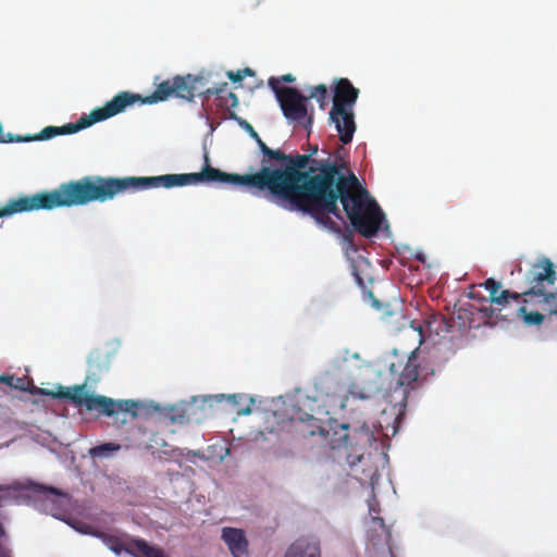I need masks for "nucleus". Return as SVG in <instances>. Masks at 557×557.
I'll list each match as a JSON object with an SVG mask.
<instances>
[{
	"label": "nucleus",
	"instance_id": "nucleus-1",
	"mask_svg": "<svg viewBox=\"0 0 557 557\" xmlns=\"http://www.w3.org/2000/svg\"><path fill=\"white\" fill-rule=\"evenodd\" d=\"M277 159L284 169H271L261 160V169L250 174H230L206 165L199 173L164 174L159 176L110 177L113 198L127 190L172 188L200 182L240 185L253 195H269L289 210L311 215L319 224L338 230L329 214L341 218V201L352 227L366 238L375 236L385 216L357 176L342 173L343 164L330 160L311 159V154H286Z\"/></svg>",
	"mask_w": 557,
	"mask_h": 557
},
{
	"label": "nucleus",
	"instance_id": "nucleus-2",
	"mask_svg": "<svg viewBox=\"0 0 557 557\" xmlns=\"http://www.w3.org/2000/svg\"><path fill=\"white\" fill-rule=\"evenodd\" d=\"M112 199L110 177L84 176L78 181L63 183L51 191L11 198L4 207L0 208V218L22 212L84 206L94 201L104 202Z\"/></svg>",
	"mask_w": 557,
	"mask_h": 557
},
{
	"label": "nucleus",
	"instance_id": "nucleus-3",
	"mask_svg": "<svg viewBox=\"0 0 557 557\" xmlns=\"http://www.w3.org/2000/svg\"><path fill=\"white\" fill-rule=\"evenodd\" d=\"M207 78L201 74L175 75L161 83H156L154 91L151 95L141 96V100H138V103L154 104L164 102L170 98L191 102L196 96L203 100H209L212 96H215L219 100V106L222 108L231 109L238 106V98L233 91L228 90L226 82L212 87H207Z\"/></svg>",
	"mask_w": 557,
	"mask_h": 557
},
{
	"label": "nucleus",
	"instance_id": "nucleus-4",
	"mask_svg": "<svg viewBox=\"0 0 557 557\" xmlns=\"http://www.w3.org/2000/svg\"><path fill=\"white\" fill-rule=\"evenodd\" d=\"M141 100V95L131 91H120L103 107L95 108L89 115H83L75 123H67L63 126H47L41 132L34 136L21 137L16 136V141H33V140H48L59 135H70L77 133L84 128L91 126L95 123L104 121L116 114L122 113L126 108L138 103Z\"/></svg>",
	"mask_w": 557,
	"mask_h": 557
},
{
	"label": "nucleus",
	"instance_id": "nucleus-5",
	"mask_svg": "<svg viewBox=\"0 0 557 557\" xmlns=\"http://www.w3.org/2000/svg\"><path fill=\"white\" fill-rule=\"evenodd\" d=\"M45 394H51L58 399H70L76 406H83L88 411L98 410L101 413L112 417L119 412L129 413L133 418H136V409L139 407V403L133 399L113 400L109 397L101 395L89 394L86 391V385H76L72 389L60 387L58 393L42 392Z\"/></svg>",
	"mask_w": 557,
	"mask_h": 557
},
{
	"label": "nucleus",
	"instance_id": "nucleus-6",
	"mask_svg": "<svg viewBox=\"0 0 557 557\" xmlns=\"http://www.w3.org/2000/svg\"><path fill=\"white\" fill-rule=\"evenodd\" d=\"M389 370L397 374L392 398L405 408L410 392L418 389L428 375L425 367L419 362L418 348L410 351L405 363L391 362Z\"/></svg>",
	"mask_w": 557,
	"mask_h": 557
},
{
	"label": "nucleus",
	"instance_id": "nucleus-7",
	"mask_svg": "<svg viewBox=\"0 0 557 557\" xmlns=\"http://www.w3.org/2000/svg\"><path fill=\"white\" fill-rule=\"evenodd\" d=\"M332 425L333 434L330 441V445L333 449H347L351 453L348 454L347 458H356L357 461L361 460L362 451L368 447H371L375 442L374 432L366 424L362 423L359 428H351L350 424L341 423Z\"/></svg>",
	"mask_w": 557,
	"mask_h": 557
},
{
	"label": "nucleus",
	"instance_id": "nucleus-8",
	"mask_svg": "<svg viewBox=\"0 0 557 557\" xmlns=\"http://www.w3.org/2000/svg\"><path fill=\"white\" fill-rule=\"evenodd\" d=\"M530 288L523 295L543 296L546 305L545 310L557 319V293H548L546 287L552 286L556 281L554 264L548 258H542L534 263L528 276Z\"/></svg>",
	"mask_w": 557,
	"mask_h": 557
},
{
	"label": "nucleus",
	"instance_id": "nucleus-9",
	"mask_svg": "<svg viewBox=\"0 0 557 557\" xmlns=\"http://www.w3.org/2000/svg\"><path fill=\"white\" fill-rule=\"evenodd\" d=\"M269 87L275 94L284 116L292 122L311 124V116H308L307 101L309 98L301 95L299 90L293 87L280 86V79L272 76L268 81Z\"/></svg>",
	"mask_w": 557,
	"mask_h": 557
},
{
	"label": "nucleus",
	"instance_id": "nucleus-10",
	"mask_svg": "<svg viewBox=\"0 0 557 557\" xmlns=\"http://www.w3.org/2000/svg\"><path fill=\"white\" fill-rule=\"evenodd\" d=\"M23 491H29L38 499L45 503H50L51 511L60 510L62 508L61 498L67 497L66 493L53 486L40 484L34 481H27L25 483L13 481L7 485H0V508L3 506L4 502L15 498L13 493Z\"/></svg>",
	"mask_w": 557,
	"mask_h": 557
},
{
	"label": "nucleus",
	"instance_id": "nucleus-11",
	"mask_svg": "<svg viewBox=\"0 0 557 557\" xmlns=\"http://www.w3.org/2000/svg\"><path fill=\"white\" fill-rule=\"evenodd\" d=\"M96 536L99 537L115 555H120L122 552H125L133 557H166L160 547L149 545L143 539L129 537L126 541H123L122 537L117 535L104 532H97Z\"/></svg>",
	"mask_w": 557,
	"mask_h": 557
},
{
	"label": "nucleus",
	"instance_id": "nucleus-12",
	"mask_svg": "<svg viewBox=\"0 0 557 557\" xmlns=\"http://www.w3.org/2000/svg\"><path fill=\"white\" fill-rule=\"evenodd\" d=\"M330 120L335 124L339 140L344 145L349 144L356 132L354 109L341 108V110L336 111L335 108H332Z\"/></svg>",
	"mask_w": 557,
	"mask_h": 557
},
{
	"label": "nucleus",
	"instance_id": "nucleus-13",
	"mask_svg": "<svg viewBox=\"0 0 557 557\" xmlns=\"http://www.w3.org/2000/svg\"><path fill=\"white\" fill-rule=\"evenodd\" d=\"M359 89L348 78H338L335 82L333 106L336 111L341 108H351L358 99Z\"/></svg>",
	"mask_w": 557,
	"mask_h": 557
},
{
	"label": "nucleus",
	"instance_id": "nucleus-14",
	"mask_svg": "<svg viewBox=\"0 0 557 557\" xmlns=\"http://www.w3.org/2000/svg\"><path fill=\"white\" fill-rule=\"evenodd\" d=\"M284 557H322L320 541L301 536L288 546Z\"/></svg>",
	"mask_w": 557,
	"mask_h": 557
},
{
	"label": "nucleus",
	"instance_id": "nucleus-15",
	"mask_svg": "<svg viewBox=\"0 0 557 557\" xmlns=\"http://www.w3.org/2000/svg\"><path fill=\"white\" fill-rule=\"evenodd\" d=\"M222 540L227 545L233 557H245L248 554V540L242 529L225 527L222 529Z\"/></svg>",
	"mask_w": 557,
	"mask_h": 557
},
{
	"label": "nucleus",
	"instance_id": "nucleus-16",
	"mask_svg": "<svg viewBox=\"0 0 557 557\" xmlns=\"http://www.w3.org/2000/svg\"><path fill=\"white\" fill-rule=\"evenodd\" d=\"M0 383H5L8 386L15 388V389L29 392L32 395H45V393H41L38 391L49 392V393H58L59 388L61 387V386H59L57 392H54L52 389L37 387L26 376L15 377L14 375H0ZM46 396H51L52 398H54L51 394H46Z\"/></svg>",
	"mask_w": 557,
	"mask_h": 557
},
{
	"label": "nucleus",
	"instance_id": "nucleus-17",
	"mask_svg": "<svg viewBox=\"0 0 557 557\" xmlns=\"http://www.w3.org/2000/svg\"><path fill=\"white\" fill-rule=\"evenodd\" d=\"M480 286H483L490 294L488 299H486L485 297L480 298L485 304L492 302L499 306L508 304L509 296L511 295L510 292L502 290L500 294H498L500 289V283L496 282L494 278H487Z\"/></svg>",
	"mask_w": 557,
	"mask_h": 557
},
{
	"label": "nucleus",
	"instance_id": "nucleus-18",
	"mask_svg": "<svg viewBox=\"0 0 557 557\" xmlns=\"http://www.w3.org/2000/svg\"><path fill=\"white\" fill-rule=\"evenodd\" d=\"M226 400L237 414H249L251 412V406L255 404L252 398L239 394L228 395Z\"/></svg>",
	"mask_w": 557,
	"mask_h": 557
},
{
	"label": "nucleus",
	"instance_id": "nucleus-19",
	"mask_svg": "<svg viewBox=\"0 0 557 557\" xmlns=\"http://www.w3.org/2000/svg\"><path fill=\"white\" fill-rule=\"evenodd\" d=\"M308 424L306 429L301 430L302 434L306 436H314L320 435L323 440L326 438L329 431L322 425L319 419L308 416Z\"/></svg>",
	"mask_w": 557,
	"mask_h": 557
},
{
	"label": "nucleus",
	"instance_id": "nucleus-20",
	"mask_svg": "<svg viewBox=\"0 0 557 557\" xmlns=\"http://www.w3.org/2000/svg\"><path fill=\"white\" fill-rule=\"evenodd\" d=\"M252 138L257 141L258 147L263 154L262 159L267 160L268 162L270 160L277 161V159H287L286 153L282 152L281 150H273V149L269 148L265 145V143L262 141V139L260 138L259 135H258V137H252Z\"/></svg>",
	"mask_w": 557,
	"mask_h": 557
},
{
	"label": "nucleus",
	"instance_id": "nucleus-21",
	"mask_svg": "<svg viewBox=\"0 0 557 557\" xmlns=\"http://www.w3.org/2000/svg\"><path fill=\"white\" fill-rule=\"evenodd\" d=\"M252 138L257 141L258 147L263 154L262 159L267 160L268 162L270 160L277 161V159H287L286 153L282 152L281 150H273V149L269 148L265 145V143L262 141V139L260 138L259 135H258V137H252Z\"/></svg>",
	"mask_w": 557,
	"mask_h": 557
},
{
	"label": "nucleus",
	"instance_id": "nucleus-22",
	"mask_svg": "<svg viewBox=\"0 0 557 557\" xmlns=\"http://www.w3.org/2000/svg\"><path fill=\"white\" fill-rule=\"evenodd\" d=\"M119 449H120V445L119 444H115V443H104V444L97 445V446L92 447L89 450V454L92 457H107L111 453L117 451Z\"/></svg>",
	"mask_w": 557,
	"mask_h": 557
},
{
	"label": "nucleus",
	"instance_id": "nucleus-23",
	"mask_svg": "<svg viewBox=\"0 0 557 557\" xmlns=\"http://www.w3.org/2000/svg\"><path fill=\"white\" fill-rule=\"evenodd\" d=\"M309 99L314 98L320 103V107L324 109L326 104L327 98V88L324 84H320L311 89V92L308 97Z\"/></svg>",
	"mask_w": 557,
	"mask_h": 557
},
{
	"label": "nucleus",
	"instance_id": "nucleus-24",
	"mask_svg": "<svg viewBox=\"0 0 557 557\" xmlns=\"http://www.w3.org/2000/svg\"><path fill=\"white\" fill-rule=\"evenodd\" d=\"M166 417L170 419L172 423H184L188 419L186 417V410L182 407H171L168 412Z\"/></svg>",
	"mask_w": 557,
	"mask_h": 557
},
{
	"label": "nucleus",
	"instance_id": "nucleus-25",
	"mask_svg": "<svg viewBox=\"0 0 557 557\" xmlns=\"http://www.w3.org/2000/svg\"><path fill=\"white\" fill-rule=\"evenodd\" d=\"M372 522L377 525L381 532L384 534V542L389 545L392 540V532L389 528L385 524L384 519L381 517H372Z\"/></svg>",
	"mask_w": 557,
	"mask_h": 557
},
{
	"label": "nucleus",
	"instance_id": "nucleus-26",
	"mask_svg": "<svg viewBox=\"0 0 557 557\" xmlns=\"http://www.w3.org/2000/svg\"><path fill=\"white\" fill-rule=\"evenodd\" d=\"M519 311L524 313V321L528 324H540L544 320V315L542 313H540V312L527 313L524 307H520Z\"/></svg>",
	"mask_w": 557,
	"mask_h": 557
},
{
	"label": "nucleus",
	"instance_id": "nucleus-27",
	"mask_svg": "<svg viewBox=\"0 0 557 557\" xmlns=\"http://www.w3.org/2000/svg\"><path fill=\"white\" fill-rule=\"evenodd\" d=\"M230 116L238 122V124L251 136L258 137V133L255 131L252 125L246 120L238 117L235 113H231Z\"/></svg>",
	"mask_w": 557,
	"mask_h": 557
},
{
	"label": "nucleus",
	"instance_id": "nucleus-28",
	"mask_svg": "<svg viewBox=\"0 0 557 557\" xmlns=\"http://www.w3.org/2000/svg\"><path fill=\"white\" fill-rule=\"evenodd\" d=\"M227 76L234 83L242 82L244 79V72H240L239 70L236 72L230 71L227 72Z\"/></svg>",
	"mask_w": 557,
	"mask_h": 557
},
{
	"label": "nucleus",
	"instance_id": "nucleus-29",
	"mask_svg": "<svg viewBox=\"0 0 557 557\" xmlns=\"http://www.w3.org/2000/svg\"><path fill=\"white\" fill-rule=\"evenodd\" d=\"M16 141V137L12 134L4 135L2 124L0 123V143H13Z\"/></svg>",
	"mask_w": 557,
	"mask_h": 557
},
{
	"label": "nucleus",
	"instance_id": "nucleus-30",
	"mask_svg": "<svg viewBox=\"0 0 557 557\" xmlns=\"http://www.w3.org/2000/svg\"><path fill=\"white\" fill-rule=\"evenodd\" d=\"M277 79H280V84L283 82V83H294L295 82V76L292 75V74H285L281 77H276Z\"/></svg>",
	"mask_w": 557,
	"mask_h": 557
},
{
	"label": "nucleus",
	"instance_id": "nucleus-31",
	"mask_svg": "<svg viewBox=\"0 0 557 557\" xmlns=\"http://www.w3.org/2000/svg\"><path fill=\"white\" fill-rule=\"evenodd\" d=\"M480 311L483 312L484 315L487 318H492L494 314V309L491 306H488V307L484 306V307L480 308Z\"/></svg>",
	"mask_w": 557,
	"mask_h": 557
},
{
	"label": "nucleus",
	"instance_id": "nucleus-32",
	"mask_svg": "<svg viewBox=\"0 0 557 557\" xmlns=\"http://www.w3.org/2000/svg\"><path fill=\"white\" fill-rule=\"evenodd\" d=\"M414 330L418 332L419 343H421L422 342V337H423L421 325H419L418 327H414Z\"/></svg>",
	"mask_w": 557,
	"mask_h": 557
},
{
	"label": "nucleus",
	"instance_id": "nucleus-33",
	"mask_svg": "<svg viewBox=\"0 0 557 557\" xmlns=\"http://www.w3.org/2000/svg\"><path fill=\"white\" fill-rule=\"evenodd\" d=\"M239 71H240V72H244V77H245L246 75H252V74H253V73H252V71H251L249 67H246V69H244V70H239Z\"/></svg>",
	"mask_w": 557,
	"mask_h": 557
},
{
	"label": "nucleus",
	"instance_id": "nucleus-34",
	"mask_svg": "<svg viewBox=\"0 0 557 557\" xmlns=\"http://www.w3.org/2000/svg\"><path fill=\"white\" fill-rule=\"evenodd\" d=\"M511 295L509 296V298H512L515 300H518L520 298V294L518 293H510Z\"/></svg>",
	"mask_w": 557,
	"mask_h": 557
},
{
	"label": "nucleus",
	"instance_id": "nucleus-35",
	"mask_svg": "<svg viewBox=\"0 0 557 557\" xmlns=\"http://www.w3.org/2000/svg\"><path fill=\"white\" fill-rule=\"evenodd\" d=\"M416 258H417V260H419L421 262L425 261V257L422 253L417 255Z\"/></svg>",
	"mask_w": 557,
	"mask_h": 557
},
{
	"label": "nucleus",
	"instance_id": "nucleus-36",
	"mask_svg": "<svg viewBox=\"0 0 557 557\" xmlns=\"http://www.w3.org/2000/svg\"><path fill=\"white\" fill-rule=\"evenodd\" d=\"M469 297L473 299L478 298L476 294L472 290L469 293Z\"/></svg>",
	"mask_w": 557,
	"mask_h": 557
},
{
	"label": "nucleus",
	"instance_id": "nucleus-37",
	"mask_svg": "<svg viewBox=\"0 0 557 557\" xmlns=\"http://www.w3.org/2000/svg\"><path fill=\"white\" fill-rule=\"evenodd\" d=\"M369 509H370V511H371V512H376V511H377V510L375 509V507H374V506H372V505H370V506H369Z\"/></svg>",
	"mask_w": 557,
	"mask_h": 557
},
{
	"label": "nucleus",
	"instance_id": "nucleus-38",
	"mask_svg": "<svg viewBox=\"0 0 557 557\" xmlns=\"http://www.w3.org/2000/svg\"><path fill=\"white\" fill-rule=\"evenodd\" d=\"M218 397H219L220 399H222V398H224V397H225V395H224V394H221V395H219Z\"/></svg>",
	"mask_w": 557,
	"mask_h": 557
},
{
	"label": "nucleus",
	"instance_id": "nucleus-39",
	"mask_svg": "<svg viewBox=\"0 0 557 557\" xmlns=\"http://www.w3.org/2000/svg\"><path fill=\"white\" fill-rule=\"evenodd\" d=\"M311 151L317 152L318 148L317 147L315 148H311Z\"/></svg>",
	"mask_w": 557,
	"mask_h": 557
},
{
	"label": "nucleus",
	"instance_id": "nucleus-40",
	"mask_svg": "<svg viewBox=\"0 0 557 557\" xmlns=\"http://www.w3.org/2000/svg\"><path fill=\"white\" fill-rule=\"evenodd\" d=\"M311 151L317 152L318 148L317 147L315 148H311Z\"/></svg>",
	"mask_w": 557,
	"mask_h": 557
}]
</instances>
